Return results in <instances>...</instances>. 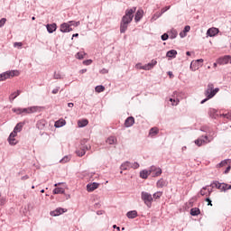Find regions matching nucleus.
Returning <instances> with one entry per match:
<instances>
[{"mask_svg": "<svg viewBox=\"0 0 231 231\" xmlns=\"http://www.w3.org/2000/svg\"><path fill=\"white\" fill-rule=\"evenodd\" d=\"M134 12H136V7L127 9L125 11V14L122 17L121 23L131 24V23L133 22V18L134 17Z\"/></svg>", "mask_w": 231, "mask_h": 231, "instance_id": "obj_1", "label": "nucleus"}, {"mask_svg": "<svg viewBox=\"0 0 231 231\" xmlns=\"http://www.w3.org/2000/svg\"><path fill=\"white\" fill-rule=\"evenodd\" d=\"M141 199L143 201L144 205L148 207V208H151L152 207V195L147 191H142L141 192Z\"/></svg>", "mask_w": 231, "mask_h": 231, "instance_id": "obj_2", "label": "nucleus"}, {"mask_svg": "<svg viewBox=\"0 0 231 231\" xmlns=\"http://www.w3.org/2000/svg\"><path fill=\"white\" fill-rule=\"evenodd\" d=\"M217 93H219V88H214V84L209 83L205 91V97H207L208 98H214V97H216Z\"/></svg>", "mask_w": 231, "mask_h": 231, "instance_id": "obj_3", "label": "nucleus"}, {"mask_svg": "<svg viewBox=\"0 0 231 231\" xmlns=\"http://www.w3.org/2000/svg\"><path fill=\"white\" fill-rule=\"evenodd\" d=\"M12 77H19V70H8L0 74V82H5Z\"/></svg>", "mask_w": 231, "mask_h": 231, "instance_id": "obj_4", "label": "nucleus"}, {"mask_svg": "<svg viewBox=\"0 0 231 231\" xmlns=\"http://www.w3.org/2000/svg\"><path fill=\"white\" fill-rule=\"evenodd\" d=\"M203 62H204L203 59L192 60L190 63L189 69H191V71H196V70L199 69V68H201V66H203Z\"/></svg>", "mask_w": 231, "mask_h": 231, "instance_id": "obj_5", "label": "nucleus"}, {"mask_svg": "<svg viewBox=\"0 0 231 231\" xmlns=\"http://www.w3.org/2000/svg\"><path fill=\"white\" fill-rule=\"evenodd\" d=\"M60 31L61 33H69V32H73V29L70 28L69 23H63L60 26Z\"/></svg>", "mask_w": 231, "mask_h": 231, "instance_id": "obj_6", "label": "nucleus"}, {"mask_svg": "<svg viewBox=\"0 0 231 231\" xmlns=\"http://www.w3.org/2000/svg\"><path fill=\"white\" fill-rule=\"evenodd\" d=\"M66 212H68V209L62 208H57L55 210L51 211L50 215L52 216V217H57V216H60Z\"/></svg>", "mask_w": 231, "mask_h": 231, "instance_id": "obj_7", "label": "nucleus"}, {"mask_svg": "<svg viewBox=\"0 0 231 231\" xmlns=\"http://www.w3.org/2000/svg\"><path fill=\"white\" fill-rule=\"evenodd\" d=\"M228 62H230V56L228 55L218 58L217 60V63L219 64L220 66H225V64H228Z\"/></svg>", "mask_w": 231, "mask_h": 231, "instance_id": "obj_8", "label": "nucleus"}, {"mask_svg": "<svg viewBox=\"0 0 231 231\" xmlns=\"http://www.w3.org/2000/svg\"><path fill=\"white\" fill-rule=\"evenodd\" d=\"M39 111V106H30L27 108H22V114L26 113L27 115H32V113H37Z\"/></svg>", "mask_w": 231, "mask_h": 231, "instance_id": "obj_9", "label": "nucleus"}, {"mask_svg": "<svg viewBox=\"0 0 231 231\" xmlns=\"http://www.w3.org/2000/svg\"><path fill=\"white\" fill-rule=\"evenodd\" d=\"M217 33H219V29H217L216 27L209 28L207 31L208 37H216V35H217Z\"/></svg>", "mask_w": 231, "mask_h": 231, "instance_id": "obj_10", "label": "nucleus"}, {"mask_svg": "<svg viewBox=\"0 0 231 231\" xmlns=\"http://www.w3.org/2000/svg\"><path fill=\"white\" fill-rule=\"evenodd\" d=\"M99 185L100 184L98 182L88 183L87 185L88 192H93V190H97V189H98Z\"/></svg>", "mask_w": 231, "mask_h": 231, "instance_id": "obj_11", "label": "nucleus"}, {"mask_svg": "<svg viewBox=\"0 0 231 231\" xmlns=\"http://www.w3.org/2000/svg\"><path fill=\"white\" fill-rule=\"evenodd\" d=\"M134 125V116H128L125 120V127H133Z\"/></svg>", "mask_w": 231, "mask_h": 231, "instance_id": "obj_12", "label": "nucleus"}, {"mask_svg": "<svg viewBox=\"0 0 231 231\" xmlns=\"http://www.w3.org/2000/svg\"><path fill=\"white\" fill-rule=\"evenodd\" d=\"M208 140V135H205L204 139L199 138L194 141V143L197 144L198 147H201V145H205L207 143V141Z\"/></svg>", "mask_w": 231, "mask_h": 231, "instance_id": "obj_13", "label": "nucleus"}, {"mask_svg": "<svg viewBox=\"0 0 231 231\" xmlns=\"http://www.w3.org/2000/svg\"><path fill=\"white\" fill-rule=\"evenodd\" d=\"M23 126H24V123H18L14 126V131L12 132V134L17 135V133H21L23 131Z\"/></svg>", "mask_w": 231, "mask_h": 231, "instance_id": "obj_14", "label": "nucleus"}, {"mask_svg": "<svg viewBox=\"0 0 231 231\" xmlns=\"http://www.w3.org/2000/svg\"><path fill=\"white\" fill-rule=\"evenodd\" d=\"M152 171V168H151L150 171L147 170H143L140 171V178H142L143 180H147V178H149V175L151 174V171Z\"/></svg>", "mask_w": 231, "mask_h": 231, "instance_id": "obj_15", "label": "nucleus"}, {"mask_svg": "<svg viewBox=\"0 0 231 231\" xmlns=\"http://www.w3.org/2000/svg\"><path fill=\"white\" fill-rule=\"evenodd\" d=\"M17 135L15 134H10L9 137H8V142L10 145H17V140H15V137Z\"/></svg>", "mask_w": 231, "mask_h": 231, "instance_id": "obj_16", "label": "nucleus"}, {"mask_svg": "<svg viewBox=\"0 0 231 231\" xmlns=\"http://www.w3.org/2000/svg\"><path fill=\"white\" fill-rule=\"evenodd\" d=\"M120 169H121V171H120V174H122V171H129V169H131V162H125L121 164L120 166Z\"/></svg>", "mask_w": 231, "mask_h": 231, "instance_id": "obj_17", "label": "nucleus"}, {"mask_svg": "<svg viewBox=\"0 0 231 231\" xmlns=\"http://www.w3.org/2000/svg\"><path fill=\"white\" fill-rule=\"evenodd\" d=\"M126 217L128 219H134L135 217H138V211L136 210H131L126 213Z\"/></svg>", "mask_w": 231, "mask_h": 231, "instance_id": "obj_18", "label": "nucleus"}, {"mask_svg": "<svg viewBox=\"0 0 231 231\" xmlns=\"http://www.w3.org/2000/svg\"><path fill=\"white\" fill-rule=\"evenodd\" d=\"M46 28H47V32L49 33H53V32H55L57 30V23H48L46 25Z\"/></svg>", "mask_w": 231, "mask_h": 231, "instance_id": "obj_19", "label": "nucleus"}, {"mask_svg": "<svg viewBox=\"0 0 231 231\" xmlns=\"http://www.w3.org/2000/svg\"><path fill=\"white\" fill-rule=\"evenodd\" d=\"M106 143H108V145H116V143H118V140L116 136H109L106 139Z\"/></svg>", "mask_w": 231, "mask_h": 231, "instance_id": "obj_20", "label": "nucleus"}, {"mask_svg": "<svg viewBox=\"0 0 231 231\" xmlns=\"http://www.w3.org/2000/svg\"><path fill=\"white\" fill-rule=\"evenodd\" d=\"M176 55H178V51L176 50L168 51L166 53V57L169 59H176Z\"/></svg>", "mask_w": 231, "mask_h": 231, "instance_id": "obj_21", "label": "nucleus"}, {"mask_svg": "<svg viewBox=\"0 0 231 231\" xmlns=\"http://www.w3.org/2000/svg\"><path fill=\"white\" fill-rule=\"evenodd\" d=\"M64 125H66V120H64V119H60V120L56 121L54 124V127H56V129L64 127Z\"/></svg>", "mask_w": 231, "mask_h": 231, "instance_id": "obj_22", "label": "nucleus"}, {"mask_svg": "<svg viewBox=\"0 0 231 231\" xmlns=\"http://www.w3.org/2000/svg\"><path fill=\"white\" fill-rule=\"evenodd\" d=\"M127 28H129V23H125L121 22L120 23V33H125L127 32Z\"/></svg>", "mask_w": 231, "mask_h": 231, "instance_id": "obj_23", "label": "nucleus"}, {"mask_svg": "<svg viewBox=\"0 0 231 231\" xmlns=\"http://www.w3.org/2000/svg\"><path fill=\"white\" fill-rule=\"evenodd\" d=\"M142 17H143V11L138 10L134 16L135 23H138L142 19Z\"/></svg>", "mask_w": 231, "mask_h": 231, "instance_id": "obj_24", "label": "nucleus"}, {"mask_svg": "<svg viewBox=\"0 0 231 231\" xmlns=\"http://www.w3.org/2000/svg\"><path fill=\"white\" fill-rule=\"evenodd\" d=\"M21 95V90H17L10 95L9 100L10 102H14L19 96Z\"/></svg>", "mask_w": 231, "mask_h": 231, "instance_id": "obj_25", "label": "nucleus"}, {"mask_svg": "<svg viewBox=\"0 0 231 231\" xmlns=\"http://www.w3.org/2000/svg\"><path fill=\"white\" fill-rule=\"evenodd\" d=\"M168 35L171 40L176 39V37H178V31L171 29L170 32H168Z\"/></svg>", "mask_w": 231, "mask_h": 231, "instance_id": "obj_26", "label": "nucleus"}, {"mask_svg": "<svg viewBox=\"0 0 231 231\" xmlns=\"http://www.w3.org/2000/svg\"><path fill=\"white\" fill-rule=\"evenodd\" d=\"M201 214V210L199 208H192L190 209V216H199Z\"/></svg>", "mask_w": 231, "mask_h": 231, "instance_id": "obj_27", "label": "nucleus"}, {"mask_svg": "<svg viewBox=\"0 0 231 231\" xmlns=\"http://www.w3.org/2000/svg\"><path fill=\"white\" fill-rule=\"evenodd\" d=\"M218 189L221 190L222 192H226V190H228V184L226 183L218 184Z\"/></svg>", "mask_w": 231, "mask_h": 231, "instance_id": "obj_28", "label": "nucleus"}, {"mask_svg": "<svg viewBox=\"0 0 231 231\" xmlns=\"http://www.w3.org/2000/svg\"><path fill=\"white\" fill-rule=\"evenodd\" d=\"M89 124V121L88 119H82L78 122L79 127H86Z\"/></svg>", "mask_w": 231, "mask_h": 231, "instance_id": "obj_29", "label": "nucleus"}, {"mask_svg": "<svg viewBox=\"0 0 231 231\" xmlns=\"http://www.w3.org/2000/svg\"><path fill=\"white\" fill-rule=\"evenodd\" d=\"M95 91L97 93H102V92L106 91V87H104L103 85H98L95 88Z\"/></svg>", "mask_w": 231, "mask_h": 231, "instance_id": "obj_30", "label": "nucleus"}, {"mask_svg": "<svg viewBox=\"0 0 231 231\" xmlns=\"http://www.w3.org/2000/svg\"><path fill=\"white\" fill-rule=\"evenodd\" d=\"M53 194H64L65 190H64V188H56L53 189Z\"/></svg>", "mask_w": 231, "mask_h": 231, "instance_id": "obj_31", "label": "nucleus"}, {"mask_svg": "<svg viewBox=\"0 0 231 231\" xmlns=\"http://www.w3.org/2000/svg\"><path fill=\"white\" fill-rule=\"evenodd\" d=\"M208 113L211 118H216V116H217V110L214 108H210Z\"/></svg>", "mask_w": 231, "mask_h": 231, "instance_id": "obj_32", "label": "nucleus"}, {"mask_svg": "<svg viewBox=\"0 0 231 231\" xmlns=\"http://www.w3.org/2000/svg\"><path fill=\"white\" fill-rule=\"evenodd\" d=\"M158 133H159L158 128L152 127V128L150 129L149 134L151 136H154V135L158 134Z\"/></svg>", "mask_w": 231, "mask_h": 231, "instance_id": "obj_33", "label": "nucleus"}, {"mask_svg": "<svg viewBox=\"0 0 231 231\" xmlns=\"http://www.w3.org/2000/svg\"><path fill=\"white\" fill-rule=\"evenodd\" d=\"M165 185H166V182H165V180H163V179H160L157 181V187H159L160 189H163V187H165Z\"/></svg>", "mask_w": 231, "mask_h": 231, "instance_id": "obj_34", "label": "nucleus"}, {"mask_svg": "<svg viewBox=\"0 0 231 231\" xmlns=\"http://www.w3.org/2000/svg\"><path fill=\"white\" fill-rule=\"evenodd\" d=\"M219 185H221V183H219V181L214 180L213 182H211L209 187H211L212 189H219Z\"/></svg>", "mask_w": 231, "mask_h": 231, "instance_id": "obj_35", "label": "nucleus"}, {"mask_svg": "<svg viewBox=\"0 0 231 231\" xmlns=\"http://www.w3.org/2000/svg\"><path fill=\"white\" fill-rule=\"evenodd\" d=\"M85 55H86V52L79 51L76 54V59H78L79 60H82Z\"/></svg>", "mask_w": 231, "mask_h": 231, "instance_id": "obj_36", "label": "nucleus"}, {"mask_svg": "<svg viewBox=\"0 0 231 231\" xmlns=\"http://www.w3.org/2000/svg\"><path fill=\"white\" fill-rule=\"evenodd\" d=\"M156 64H158V61L156 60H152L151 62L148 63V68H150V69H152V68H154Z\"/></svg>", "mask_w": 231, "mask_h": 231, "instance_id": "obj_37", "label": "nucleus"}, {"mask_svg": "<svg viewBox=\"0 0 231 231\" xmlns=\"http://www.w3.org/2000/svg\"><path fill=\"white\" fill-rule=\"evenodd\" d=\"M152 171H155V173H154L153 176L158 177V176L162 175V169L161 168H154V167H152Z\"/></svg>", "mask_w": 231, "mask_h": 231, "instance_id": "obj_38", "label": "nucleus"}, {"mask_svg": "<svg viewBox=\"0 0 231 231\" xmlns=\"http://www.w3.org/2000/svg\"><path fill=\"white\" fill-rule=\"evenodd\" d=\"M163 193L162 192V191H157V192H155L153 195H152V199H160L161 198H162V195Z\"/></svg>", "mask_w": 231, "mask_h": 231, "instance_id": "obj_39", "label": "nucleus"}, {"mask_svg": "<svg viewBox=\"0 0 231 231\" xmlns=\"http://www.w3.org/2000/svg\"><path fill=\"white\" fill-rule=\"evenodd\" d=\"M228 162H229V160H228V159H226V160L220 162L217 164V167H225V166L228 165Z\"/></svg>", "mask_w": 231, "mask_h": 231, "instance_id": "obj_40", "label": "nucleus"}, {"mask_svg": "<svg viewBox=\"0 0 231 231\" xmlns=\"http://www.w3.org/2000/svg\"><path fill=\"white\" fill-rule=\"evenodd\" d=\"M76 154L77 156L82 157L86 154V150H82V148H80V150L76 151Z\"/></svg>", "mask_w": 231, "mask_h": 231, "instance_id": "obj_41", "label": "nucleus"}, {"mask_svg": "<svg viewBox=\"0 0 231 231\" xmlns=\"http://www.w3.org/2000/svg\"><path fill=\"white\" fill-rule=\"evenodd\" d=\"M170 102H171V106H178L180 104V99H178V98L174 99V98L171 97Z\"/></svg>", "mask_w": 231, "mask_h": 231, "instance_id": "obj_42", "label": "nucleus"}, {"mask_svg": "<svg viewBox=\"0 0 231 231\" xmlns=\"http://www.w3.org/2000/svg\"><path fill=\"white\" fill-rule=\"evenodd\" d=\"M69 26H80V21L75 22V21H69Z\"/></svg>", "mask_w": 231, "mask_h": 231, "instance_id": "obj_43", "label": "nucleus"}, {"mask_svg": "<svg viewBox=\"0 0 231 231\" xmlns=\"http://www.w3.org/2000/svg\"><path fill=\"white\" fill-rule=\"evenodd\" d=\"M12 111H13V113H16V115H23V108H21V107L13 108Z\"/></svg>", "mask_w": 231, "mask_h": 231, "instance_id": "obj_44", "label": "nucleus"}, {"mask_svg": "<svg viewBox=\"0 0 231 231\" xmlns=\"http://www.w3.org/2000/svg\"><path fill=\"white\" fill-rule=\"evenodd\" d=\"M70 158L69 156L66 155L64 156L60 161V163H68V162H69Z\"/></svg>", "mask_w": 231, "mask_h": 231, "instance_id": "obj_45", "label": "nucleus"}, {"mask_svg": "<svg viewBox=\"0 0 231 231\" xmlns=\"http://www.w3.org/2000/svg\"><path fill=\"white\" fill-rule=\"evenodd\" d=\"M162 15L161 13H155L152 17V21H156L157 19H160V16Z\"/></svg>", "mask_w": 231, "mask_h": 231, "instance_id": "obj_46", "label": "nucleus"}, {"mask_svg": "<svg viewBox=\"0 0 231 231\" xmlns=\"http://www.w3.org/2000/svg\"><path fill=\"white\" fill-rule=\"evenodd\" d=\"M171 10V5L165 6L161 10V15H163V14H165V12Z\"/></svg>", "mask_w": 231, "mask_h": 231, "instance_id": "obj_47", "label": "nucleus"}, {"mask_svg": "<svg viewBox=\"0 0 231 231\" xmlns=\"http://www.w3.org/2000/svg\"><path fill=\"white\" fill-rule=\"evenodd\" d=\"M162 41H167L169 39V32H165L161 36Z\"/></svg>", "mask_w": 231, "mask_h": 231, "instance_id": "obj_48", "label": "nucleus"}, {"mask_svg": "<svg viewBox=\"0 0 231 231\" xmlns=\"http://www.w3.org/2000/svg\"><path fill=\"white\" fill-rule=\"evenodd\" d=\"M139 168H140V163L138 162L131 163V169H139Z\"/></svg>", "mask_w": 231, "mask_h": 231, "instance_id": "obj_49", "label": "nucleus"}, {"mask_svg": "<svg viewBox=\"0 0 231 231\" xmlns=\"http://www.w3.org/2000/svg\"><path fill=\"white\" fill-rule=\"evenodd\" d=\"M5 24H6V18H2L0 20V28H3V26H5Z\"/></svg>", "mask_w": 231, "mask_h": 231, "instance_id": "obj_50", "label": "nucleus"}, {"mask_svg": "<svg viewBox=\"0 0 231 231\" xmlns=\"http://www.w3.org/2000/svg\"><path fill=\"white\" fill-rule=\"evenodd\" d=\"M93 60H86L83 61V64L85 66H90V64H92Z\"/></svg>", "mask_w": 231, "mask_h": 231, "instance_id": "obj_51", "label": "nucleus"}, {"mask_svg": "<svg viewBox=\"0 0 231 231\" xmlns=\"http://www.w3.org/2000/svg\"><path fill=\"white\" fill-rule=\"evenodd\" d=\"M53 77L56 80H59V79H62V77L60 76V73H57V72H54Z\"/></svg>", "mask_w": 231, "mask_h": 231, "instance_id": "obj_52", "label": "nucleus"}, {"mask_svg": "<svg viewBox=\"0 0 231 231\" xmlns=\"http://www.w3.org/2000/svg\"><path fill=\"white\" fill-rule=\"evenodd\" d=\"M190 32V25H186L183 30V33H189Z\"/></svg>", "mask_w": 231, "mask_h": 231, "instance_id": "obj_53", "label": "nucleus"}, {"mask_svg": "<svg viewBox=\"0 0 231 231\" xmlns=\"http://www.w3.org/2000/svg\"><path fill=\"white\" fill-rule=\"evenodd\" d=\"M222 116H224V118H226L227 120H231V112L227 114H224L222 115Z\"/></svg>", "mask_w": 231, "mask_h": 231, "instance_id": "obj_54", "label": "nucleus"}, {"mask_svg": "<svg viewBox=\"0 0 231 231\" xmlns=\"http://www.w3.org/2000/svg\"><path fill=\"white\" fill-rule=\"evenodd\" d=\"M14 48H17V47L23 48V42H14Z\"/></svg>", "mask_w": 231, "mask_h": 231, "instance_id": "obj_55", "label": "nucleus"}, {"mask_svg": "<svg viewBox=\"0 0 231 231\" xmlns=\"http://www.w3.org/2000/svg\"><path fill=\"white\" fill-rule=\"evenodd\" d=\"M208 187H209V186L208 185V186L202 188V189L200 190L201 196H205V194H207L204 190H207Z\"/></svg>", "mask_w": 231, "mask_h": 231, "instance_id": "obj_56", "label": "nucleus"}, {"mask_svg": "<svg viewBox=\"0 0 231 231\" xmlns=\"http://www.w3.org/2000/svg\"><path fill=\"white\" fill-rule=\"evenodd\" d=\"M205 201L208 202V206L212 207V200L210 199V198H206Z\"/></svg>", "mask_w": 231, "mask_h": 231, "instance_id": "obj_57", "label": "nucleus"}, {"mask_svg": "<svg viewBox=\"0 0 231 231\" xmlns=\"http://www.w3.org/2000/svg\"><path fill=\"white\" fill-rule=\"evenodd\" d=\"M230 170H231V166L228 165V166L226 167V169L225 170L224 174H228V173L230 172Z\"/></svg>", "mask_w": 231, "mask_h": 231, "instance_id": "obj_58", "label": "nucleus"}, {"mask_svg": "<svg viewBox=\"0 0 231 231\" xmlns=\"http://www.w3.org/2000/svg\"><path fill=\"white\" fill-rule=\"evenodd\" d=\"M59 89H60V87H57L56 88H54V89L52 90V94H53V95H57V93H59Z\"/></svg>", "mask_w": 231, "mask_h": 231, "instance_id": "obj_59", "label": "nucleus"}, {"mask_svg": "<svg viewBox=\"0 0 231 231\" xmlns=\"http://www.w3.org/2000/svg\"><path fill=\"white\" fill-rule=\"evenodd\" d=\"M89 149H91V146L85 145V146L81 147V150H84L85 153H86V151H89Z\"/></svg>", "mask_w": 231, "mask_h": 231, "instance_id": "obj_60", "label": "nucleus"}, {"mask_svg": "<svg viewBox=\"0 0 231 231\" xmlns=\"http://www.w3.org/2000/svg\"><path fill=\"white\" fill-rule=\"evenodd\" d=\"M135 68H136L137 69H143V66L142 65V63H137V64L135 65Z\"/></svg>", "mask_w": 231, "mask_h": 231, "instance_id": "obj_61", "label": "nucleus"}, {"mask_svg": "<svg viewBox=\"0 0 231 231\" xmlns=\"http://www.w3.org/2000/svg\"><path fill=\"white\" fill-rule=\"evenodd\" d=\"M143 69H144V71H149L151 69L149 68L148 63L145 64L144 66H143Z\"/></svg>", "mask_w": 231, "mask_h": 231, "instance_id": "obj_62", "label": "nucleus"}, {"mask_svg": "<svg viewBox=\"0 0 231 231\" xmlns=\"http://www.w3.org/2000/svg\"><path fill=\"white\" fill-rule=\"evenodd\" d=\"M167 73H168L170 79H174V74L172 73V71H168Z\"/></svg>", "mask_w": 231, "mask_h": 231, "instance_id": "obj_63", "label": "nucleus"}, {"mask_svg": "<svg viewBox=\"0 0 231 231\" xmlns=\"http://www.w3.org/2000/svg\"><path fill=\"white\" fill-rule=\"evenodd\" d=\"M5 203H6V199H0V205H5Z\"/></svg>", "mask_w": 231, "mask_h": 231, "instance_id": "obj_64", "label": "nucleus"}]
</instances>
